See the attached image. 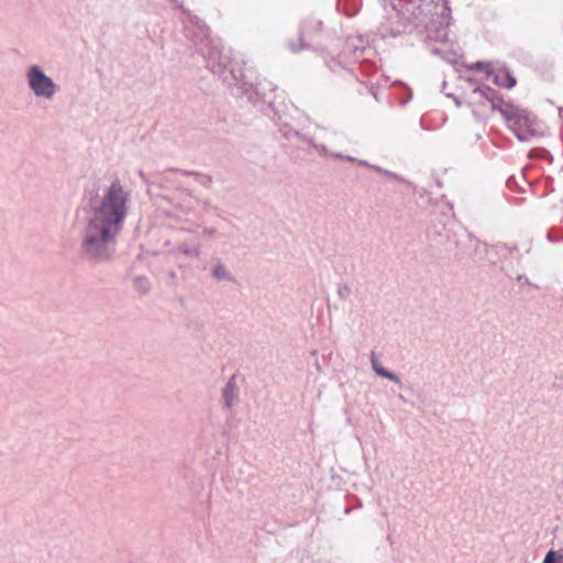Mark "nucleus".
<instances>
[{"mask_svg": "<svg viewBox=\"0 0 563 563\" xmlns=\"http://www.w3.org/2000/svg\"><path fill=\"white\" fill-rule=\"evenodd\" d=\"M448 96H449L450 98H452V99H453V101L455 102V104H456L457 107H460V106H461V102H460V100H459V98H457V97H455L454 95H451V93H450V95H448Z\"/></svg>", "mask_w": 563, "mask_h": 563, "instance_id": "c85d7f7f", "label": "nucleus"}, {"mask_svg": "<svg viewBox=\"0 0 563 563\" xmlns=\"http://www.w3.org/2000/svg\"><path fill=\"white\" fill-rule=\"evenodd\" d=\"M314 366H316L318 372H321V365H320L318 360L314 362Z\"/></svg>", "mask_w": 563, "mask_h": 563, "instance_id": "2f4dec72", "label": "nucleus"}, {"mask_svg": "<svg viewBox=\"0 0 563 563\" xmlns=\"http://www.w3.org/2000/svg\"><path fill=\"white\" fill-rule=\"evenodd\" d=\"M432 231L434 234H438L439 236H448V233H446V225L444 223H433L432 225Z\"/></svg>", "mask_w": 563, "mask_h": 563, "instance_id": "f3484780", "label": "nucleus"}, {"mask_svg": "<svg viewBox=\"0 0 563 563\" xmlns=\"http://www.w3.org/2000/svg\"><path fill=\"white\" fill-rule=\"evenodd\" d=\"M542 563H563V550H553L547 552Z\"/></svg>", "mask_w": 563, "mask_h": 563, "instance_id": "4468645a", "label": "nucleus"}, {"mask_svg": "<svg viewBox=\"0 0 563 563\" xmlns=\"http://www.w3.org/2000/svg\"><path fill=\"white\" fill-rule=\"evenodd\" d=\"M474 93H478L481 97L485 98L488 101H494L496 99V96L498 95L496 90L485 85L476 87L474 89Z\"/></svg>", "mask_w": 563, "mask_h": 563, "instance_id": "ddd939ff", "label": "nucleus"}, {"mask_svg": "<svg viewBox=\"0 0 563 563\" xmlns=\"http://www.w3.org/2000/svg\"><path fill=\"white\" fill-rule=\"evenodd\" d=\"M445 24H446V26L444 29H439L435 32V38L443 43L448 41L446 27L449 26V22H446Z\"/></svg>", "mask_w": 563, "mask_h": 563, "instance_id": "6ab92c4d", "label": "nucleus"}, {"mask_svg": "<svg viewBox=\"0 0 563 563\" xmlns=\"http://www.w3.org/2000/svg\"><path fill=\"white\" fill-rule=\"evenodd\" d=\"M211 275L217 280H227V282L234 280L233 275L229 272L227 266L221 261H218L216 263L214 267L211 271Z\"/></svg>", "mask_w": 563, "mask_h": 563, "instance_id": "1a4fd4ad", "label": "nucleus"}, {"mask_svg": "<svg viewBox=\"0 0 563 563\" xmlns=\"http://www.w3.org/2000/svg\"><path fill=\"white\" fill-rule=\"evenodd\" d=\"M216 230L213 228H205L202 231V236H211L214 234Z\"/></svg>", "mask_w": 563, "mask_h": 563, "instance_id": "a878e982", "label": "nucleus"}, {"mask_svg": "<svg viewBox=\"0 0 563 563\" xmlns=\"http://www.w3.org/2000/svg\"><path fill=\"white\" fill-rule=\"evenodd\" d=\"M398 398H399L401 401H404V402H406V401H407V400H406V398H405L401 394H399V395H398Z\"/></svg>", "mask_w": 563, "mask_h": 563, "instance_id": "473e14b6", "label": "nucleus"}, {"mask_svg": "<svg viewBox=\"0 0 563 563\" xmlns=\"http://www.w3.org/2000/svg\"><path fill=\"white\" fill-rule=\"evenodd\" d=\"M130 192L119 179H114L102 190L95 183L86 188L80 235V252L91 264L111 262L117 253V239L128 214Z\"/></svg>", "mask_w": 563, "mask_h": 563, "instance_id": "f257e3e1", "label": "nucleus"}, {"mask_svg": "<svg viewBox=\"0 0 563 563\" xmlns=\"http://www.w3.org/2000/svg\"><path fill=\"white\" fill-rule=\"evenodd\" d=\"M336 294L341 300H346L351 295V288L346 284H339Z\"/></svg>", "mask_w": 563, "mask_h": 563, "instance_id": "dca6fc26", "label": "nucleus"}, {"mask_svg": "<svg viewBox=\"0 0 563 563\" xmlns=\"http://www.w3.org/2000/svg\"><path fill=\"white\" fill-rule=\"evenodd\" d=\"M356 163H357L358 165L366 166V167H368V165H371L368 162L363 161V159H357V161H356Z\"/></svg>", "mask_w": 563, "mask_h": 563, "instance_id": "c756f323", "label": "nucleus"}, {"mask_svg": "<svg viewBox=\"0 0 563 563\" xmlns=\"http://www.w3.org/2000/svg\"><path fill=\"white\" fill-rule=\"evenodd\" d=\"M490 102H492V110L498 111L499 113H500V109H506V107L508 104V103L504 102V100L501 98H499L498 95L496 96V99Z\"/></svg>", "mask_w": 563, "mask_h": 563, "instance_id": "a211bd4d", "label": "nucleus"}, {"mask_svg": "<svg viewBox=\"0 0 563 563\" xmlns=\"http://www.w3.org/2000/svg\"><path fill=\"white\" fill-rule=\"evenodd\" d=\"M443 53V51L440 48V47H433L431 48V54L432 55H437V56H441Z\"/></svg>", "mask_w": 563, "mask_h": 563, "instance_id": "cd10ccee", "label": "nucleus"}, {"mask_svg": "<svg viewBox=\"0 0 563 563\" xmlns=\"http://www.w3.org/2000/svg\"><path fill=\"white\" fill-rule=\"evenodd\" d=\"M507 249L512 252V251H516L517 250V245L516 244H512V245H507Z\"/></svg>", "mask_w": 563, "mask_h": 563, "instance_id": "7c9ffc66", "label": "nucleus"}, {"mask_svg": "<svg viewBox=\"0 0 563 563\" xmlns=\"http://www.w3.org/2000/svg\"><path fill=\"white\" fill-rule=\"evenodd\" d=\"M386 176H388L391 179L398 180L400 183H405V179L401 176H399L396 173H394V172L388 170Z\"/></svg>", "mask_w": 563, "mask_h": 563, "instance_id": "b1692460", "label": "nucleus"}, {"mask_svg": "<svg viewBox=\"0 0 563 563\" xmlns=\"http://www.w3.org/2000/svg\"><path fill=\"white\" fill-rule=\"evenodd\" d=\"M517 282L522 285L532 286L533 288H537V289L539 288L537 285H533L526 275H518Z\"/></svg>", "mask_w": 563, "mask_h": 563, "instance_id": "4be33fe9", "label": "nucleus"}, {"mask_svg": "<svg viewBox=\"0 0 563 563\" xmlns=\"http://www.w3.org/2000/svg\"><path fill=\"white\" fill-rule=\"evenodd\" d=\"M500 114L520 142H528L540 134L537 130V118L528 110L507 104L506 109H500Z\"/></svg>", "mask_w": 563, "mask_h": 563, "instance_id": "7ed1b4c3", "label": "nucleus"}, {"mask_svg": "<svg viewBox=\"0 0 563 563\" xmlns=\"http://www.w3.org/2000/svg\"><path fill=\"white\" fill-rule=\"evenodd\" d=\"M26 80L30 89L37 98L51 100L59 89L38 65H32L27 68Z\"/></svg>", "mask_w": 563, "mask_h": 563, "instance_id": "20e7f679", "label": "nucleus"}, {"mask_svg": "<svg viewBox=\"0 0 563 563\" xmlns=\"http://www.w3.org/2000/svg\"><path fill=\"white\" fill-rule=\"evenodd\" d=\"M137 174H139V176H140V178L142 179L143 183H145L146 185H150V180H148L147 176L145 175V173L142 169H140L137 172Z\"/></svg>", "mask_w": 563, "mask_h": 563, "instance_id": "bb28decb", "label": "nucleus"}, {"mask_svg": "<svg viewBox=\"0 0 563 563\" xmlns=\"http://www.w3.org/2000/svg\"><path fill=\"white\" fill-rule=\"evenodd\" d=\"M305 142H307L310 145H312L320 155L331 156L332 152L324 144H317L310 137H307Z\"/></svg>", "mask_w": 563, "mask_h": 563, "instance_id": "2eb2a0df", "label": "nucleus"}, {"mask_svg": "<svg viewBox=\"0 0 563 563\" xmlns=\"http://www.w3.org/2000/svg\"><path fill=\"white\" fill-rule=\"evenodd\" d=\"M331 156L332 157H336V158H342V159H345V161H349V162H356L357 161V158H355L353 156L343 155L341 153H331Z\"/></svg>", "mask_w": 563, "mask_h": 563, "instance_id": "5701e85b", "label": "nucleus"}, {"mask_svg": "<svg viewBox=\"0 0 563 563\" xmlns=\"http://www.w3.org/2000/svg\"><path fill=\"white\" fill-rule=\"evenodd\" d=\"M134 288L142 295L147 294L151 289V283L145 276H135L133 278Z\"/></svg>", "mask_w": 563, "mask_h": 563, "instance_id": "f8f14e48", "label": "nucleus"}, {"mask_svg": "<svg viewBox=\"0 0 563 563\" xmlns=\"http://www.w3.org/2000/svg\"><path fill=\"white\" fill-rule=\"evenodd\" d=\"M175 172H177L181 175H185V176H192L198 184H200L201 186L207 187V188L210 187L212 184L211 176L199 173V172L186 170V169H175Z\"/></svg>", "mask_w": 563, "mask_h": 563, "instance_id": "9d476101", "label": "nucleus"}, {"mask_svg": "<svg viewBox=\"0 0 563 563\" xmlns=\"http://www.w3.org/2000/svg\"><path fill=\"white\" fill-rule=\"evenodd\" d=\"M371 363H372L373 371L378 376L387 378V379L394 382L395 384L401 386L402 383H401L399 376L397 374H395L394 372H390L387 368H385L384 366H382L377 360L375 352L371 353Z\"/></svg>", "mask_w": 563, "mask_h": 563, "instance_id": "6e6552de", "label": "nucleus"}, {"mask_svg": "<svg viewBox=\"0 0 563 563\" xmlns=\"http://www.w3.org/2000/svg\"><path fill=\"white\" fill-rule=\"evenodd\" d=\"M368 167L379 174H383V175H387V169H384L383 167L380 166H377V165H368Z\"/></svg>", "mask_w": 563, "mask_h": 563, "instance_id": "393cba45", "label": "nucleus"}, {"mask_svg": "<svg viewBox=\"0 0 563 563\" xmlns=\"http://www.w3.org/2000/svg\"><path fill=\"white\" fill-rule=\"evenodd\" d=\"M488 78L497 86L506 89H511L517 84L515 76L505 68H497L493 69V71H488Z\"/></svg>", "mask_w": 563, "mask_h": 563, "instance_id": "423d86ee", "label": "nucleus"}, {"mask_svg": "<svg viewBox=\"0 0 563 563\" xmlns=\"http://www.w3.org/2000/svg\"><path fill=\"white\" fill-rule=\"evenodd\" d=\"M185 35L195 45L206 60V66L218 75L227 84L230 92L235 98H246L247 102L258 106L261 102L272 106V100H266V90L274 91L276 86L269 81H257V76L252 67L245 63L232 60L209 37V29L197 16L188 14L185 25Z\"/></svg>", "mask_w": 563, "mask_h": 563, "instance_id": "f03ea898", "label": "nucleus"}, {"mask_svg": "<svg viewBox=\"0 0 563 563\" xmlns=\"http://www.w3.org/2000/svg\"><path fill=\"white\" fill-rule=\"evenodd\" d=\"M280 133L283 134V136L287 140H291L294 137L296 139H299V140H302V141H306L307 136L301 134L299 131L292 129L290 125L288 124H283L279 129Z\"/></svg>", "mask_w": 563, "mask_h": 563, "instance_id": "9b49d317", "label": "nucleus"}, {"mask_svg": "<svg viewBox=\"0 0 563 563\" xmlns=\"http://www.w3.org/2000/svg\"><path fill=\"white\" fill-rule=\"evenodd\" d=\"M239 398V391H238V386H236V376L235 375H232L223 390H222V402H223V407L227 408V409H230L234 406V404L236 402Z\"/></svg>", "mask_w": 563, "mask_h": 563, "instance_id": "0eeeda50", "label": "nucleus"}, {"mask_svg": "<svg viewBox=\"0 0 563 563\" xmlns=\"http://www.w3.org/2000/svg\"><path fill=\"white\" fill-rule=\"evenodd\" d=\"M322 29V21L316 19H307L299 27L300 46H296L291 41L288 42V47L292 53H298L301 49L308 48L310 44L307 42L313 40L312 33L320 32Z\"/></svg>", "mask_w": 563, "mask_h": 563, "instance_id": "39448f33", "label": "nucleus"}, {"mask_svg": "<svg viewBox=\"0 0 563 563\" xmlns=\"http://www.w3.org/2000/svg\"><path fill=\"white\" fill-rule=\"evenodd\" d=\"M473 68L485 71L488 75V71H493L490 68V65L485 62H476L473 66Z\"/></svg>", "mask_w": 563, "mask_h": 563, "instance_id": "aec40b11", "label": "nucleus"}, {"mask_svg": "<svg viewBox=\"0 0 563 563\" xmlns=\"http://www.w3.org/2000/svg\"><path fill=\"white\" fill-rule=\"evenodd\" d=\"M183 253L191 257H198L200 255L198 247H185L183 249Z\"/></svg>", "mask_w": 563, "mask_h": 563, "instance_id": "412c9836", "label": "nucleus"}]
</instances>
